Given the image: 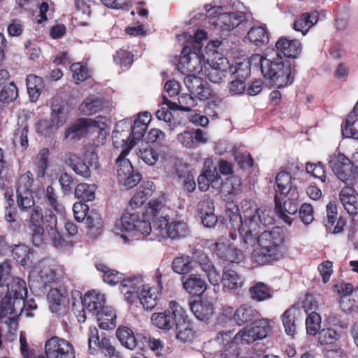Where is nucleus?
Masks as SVG:
<instances>
[{
	"label": "nucleus",
	"instance_id": "obj_1",
	"mask_svg": "<svg viewBox=\"0 0 358 358\" xmlns=\"http://www.w3.org/2000/svg\"><path fill=\"white\" fill-rule=\"evenodd\" d=\"M275 48L278 58L273 61H262L261 70L264 76L269 79L272 85L282 88L292 84L296 74L294 62L283 60L282 56L296 58L301 52V44L298 40L280 37L275 43Z\"/></svg>",
	"mask_w": 358,
	"mask_h": 358
},
{
	"label": "nucleus",
	"instance_id": "obj_2",
	"mask_svg": "<svg viewBox=\"0 0 358 358\" xmlns=\"http://www.w3.org/2000/svg\"><path fill=\"white\" fill-rule=\"evenodd\" d=\"M258 248L251 255V260L257 266L271 264L284 258L287 252L283 229L275 227L270 231L255 236Z\"/></svg>",
	"mask_w": 358,
	"mask_h": 358
},
{
	"label": "nucleus",
	"instance_id": "obj_3",
	"mask_svg": "<svg viewBox=\"0 0 358 358\" xmlns=\"http://www.w3.org/2000/svg\"><path fill=\"white\" fill-rule=\"evenodd\" d=\"M243 213L242 227L240 228V235L245 245L251 246L255 244V236L262 227L272 223V218L266 217V211H262L257 208V203L252 199H245L241 203Z\"/></svg>",
	"mask_w": 358,
	"mask_h": 358
},
{
	"label": "nucleus",
	"instance_id": "obj_4",
	"mask_svg": "<svg viewBox=\"0 0 358 358\" xmlns=\"http://www.w3.org/2000/svg\"><path fill=\"white\" fill-rule=\"evenodd\" d=\"M273 327V321L267 318L256 319L250 326L241 329L234 335L233 342L236 344H251L256 341L267 337Z\"/></svg>",
	"mask_w": 358,
	"mask_h": 358
},
{
	"label": "nucleus",
	"instance_id": "obj_5",
	"mask_svg": "<svg viewBox=\"0 0 358 358\" xmlns=\"http://www.w3.org/2000/svg\"><path fill=\"white\" fill-rule=\"evenodd\" d=\"M273 327V321L267 318L256 319L250 326L241 329L234 335L233 342L236 344H251L256 341L267 337Z\"/></svg>",
	"mask_w": 358,
	"mask_h": 358
},
{
	"label": "nucleus",
	"instance_id": "obj_6",
	"mask_svg": "<svg viewBox=\"0 0 358 358\" xmlns=\"http://www.w3.org/2000/svg\"><path fill=\"white\" fill-rule=\"evenodd\" d=\"M64 163L71 167L74 172L85 178L91 176L92 169H98L99 158L94 152H87L85 154L84 160H83L76 154L73 152H66L64 156Z\"/></svg>",
	"mask_w": 358,
	"mask_h": 358
},
{
	"label": "nucleus",
	"instance_id": "obj_7",
	"mask_svg": "<svg viewBox=\"0 0 358 358\" xmlns=\"http://www.w3.org/2000/svg\"><path fill=\"white\" fill-rule=\"evenodd\" d=\"M331 166L338 178L346 185H353L358 178V159L351 162L343 154L339 153L330 161Z\"/></svg>",
	"mask_w": 358,
	"mask_h": 358
},
{
	"label": "nucleus",
	"instance_id": "obj_8",
	"mask_svg": "<svg viewBox=\"0 0 358 358\" xmlns=\"http://www.w3.org/2000/svg\"><path fill=\"white\" fill-rule=\"evenodd\" d=\"M202 51H194L189 46H184L178 61V69L182 74L200 72L202 70Z\"/></svg>",
	"mask_w": 358,
	"mask_h": 358
},
{
	"label": "nucleus",
	"instance_id": "obj_9",
	"mask_svg": "<svg viewBox=\"0 0 358 358\" xmlns=\"http://www.w3.org/2000/svg\"><path fill=\"white\" fill-rule=\"evenodd\" d=\"M88 345L91 354H94V351L100 350L103 353L108 355L110 358H122L120 353L111 344L108 338L102 336L101 339H100L99 330L94 326H91L89 329Z\"/></svg>",
	"mask_w": 358,
	"mask_h": 358
},
{
	"label": "nucleus",
	"instance_id": "obj_10",
	"mask_svg": "<svg viewBox=\"0 0 358 358\" xmlns=\"http://www.w3.org/2000/svg\"><path fill=\"white\" fill-rule=\"evenodd\" d=\"M222 315L229 320L234 321L238 326L252 323V322L259 317L258 310L252 306L243 304L237 309L233 307L225 306L222 310Z\"/></svg>",
	"mask_w": 358,
	"mask_h": 358
},
{
	"label": "nucleus",
	"instance_id": "obj_11",
	"mask_svg": "<svg viewBox=\"0 0 358 358\" xmlns=\"http://www.w3.org/2000/svg\"><path fill=\"white\" fill-rule=\"evenodd\" d=\"M299 194L296 196H275V210L279 217L285 223L291 224L292 218L290 215H295L298 212L299 205Z\"/></svg>",
	"mask_w": 358,
	"mask_h": 358
},
{
	"label": "nucleus",
	"instance_id": "obj_12",
	"mask_svg": "<svg viewBox=\"0 0 358 358\" xmlns=\"http://www.w3.org/2000/svg\"><path fill=\"white\" fill-rule=\"evenodd\" d=\"M49 309L57 317H63L69 310V298L66 290L51 289L48 293Z\"/></svg>",
	"mask_w": 358,
	"mask_h": 358
},
{
	"label": "nucleus",
	"instance_id": "obj_13",
	"mask_svg": "<svg viewBox=\"0 0 358 358\" xmlns=\"http://www.w3.org/2000/svg\"><path fill=\"white\" fill-rule=\"evenodd\" d=\"M296 180V177L291 175V173L287 171H280L278 173L275 178V184L276 185L275 196H296V194H299V190L295 183Z\"/></svg>",
	"mask_w": 358,
	"mask_h": 358
},
{
	"label": "nucleus",
	"instance_id": "obj_14",
	"mask_svg": "<svg viewBox=\"0 0 358 358\" xmlns=\"http://www.w3.org/2000/svg\"><path fill=\"white\" fill-rule=\"evenodd\" d=\"M184 83L188 91L193 96L201 101H205L212 96L213 91L208 83L200 77L194 75H187Z\"/></svg>",
	"mask_w": 358,
	"mask_h": 358
},
{
	"label": "nucleus",
	"instance_id": "obj_15",
	"mask_svg": "<svg viewBox=\"0 0 358 358\" xmlns=\"http://www.w3.org/2000/svg\"><path fill=\"white\" fill-rule=\"evenodd\" d=\"M45 212L44 215L40 206H36L30 213V229L34 245L39 246L43 243V236L45 229Z\"/></svg>",
	"mask_w": 358,
	"mask_h": 358
},
{
	"label": "nucleus",
	"instance_id": "obj_16",
	"mask_svg": "<svg viewBox=\"0 0 358 358\" xmlns=\"http://www.w3.org/2000/svg\"><path fill=\"white\" fill-rule=\"evenodd\" d=\"M4 220L7 224V230L9 233L15 234L20 231L22 220H20L13 195L5 194Z\"/></svg>",
	"mask_w": 358,
	"mask_h": 358
},
{
	"label": "nucleus",
	"instance_id": "obj_17",
	"mask_svg": "<svg viewBox=\"0 0 358 358\" xmlns=\"http://www.w3.org/2000/svg\"><path fill=\"white\" fill-rule=\"evenodd\" d=\"M144 281L141 275H136L127 278H123L120 282V289L124 294L125 299L131 304L137 301L141 290L144 286Z\"/></svg>",
	"mask_w": 358,
	"mask_h": 358
},
{
	"label": "nucleus",
	"instance_id": "obj_18",
	"mask_svg": "<svg viewBox=\"0 0 358 358\" xmlns=\"http://www.w3.org/2000/svg\"><path fill=\"white\" fill-rule=\"evenodd\" d=\"M193 258L205 272L210 284L218 285L220 280V273L217 271L209 257L203 251L196 250L193 253Z\"/></svg>",
	"mask_w": 358,
	"mask_h": 358
},
{
	"label": "nucleus",
	"instance_id": "obj_19",
	"mask_svg": "<svg viewBox=\"0 0 358 358\" xmlns=\"http://www.w3.org/2000/svg\"><path fill=\"white\" fill-rule=\"evenodd\" d=\"M7 294L11 296L13 300L18 301L20 310L25 307V299L27 295V288L26 282L19 277L10 278L7 282Z\"/></svg>",
	"mask_w": 358,
	"mask_h": 358
},
{
	"label": "nucleus",
	"instance_id": "obj_20",
	"mask_svg": "<svg viewBox=\"0 0 358 358\" xmlns=\"http://www.w3.org/2000/svg\"><path fill=\"white\" fill-rule=\"evenodd\" d=\"M339 201L344 210L352 217L358 215V193L354 187L347 185L339 193Z\"/></svg>",
	"mask_w": 358,
	"mask_h": 358
},
{
	"label": "nucleus",
	"instance_id": "obj_21",
	"mask_svg": "<svg viewBox=\"0 0 358 358\" xmlns=\"http://www.w3.org/2000/svg\"><path fill=\"white\" fill-rule=\"evenodd\" d=\"M214 252L217 257L229 263H239L243 259V252L224 243H216Z\"/></svg>",
	"mask_w": 358,
	"mask_h": 358
},
{
	"label": "nucleus",
	"instance_id": "obj_22",
	"mask_svg": "<svg viewBox=\"0 0 358 358\" xmlns=\"http://www.w3.org/2000/svg\"><path fill=\"white\" fill-rule=\"evenodd\" d=\"M327 216L324 219L325 227L334 234L343 231L346 224L345 220L339 217L338 218L337 205L336 203L329 202L326 208Z\"/></svg>",
	"mask_w": 358,
	"mask_h": 358
},
{
	"label": "nucleus",
	"instance_id": "obj_23",
	"mask_svg": "<svg viewBox=\"0 0 358 358\" xmlns=\"http://www.w3.org/2000/svg\"><path fill=\"white\" fill-rule=\"evenodd\" d=\"M105 302V296L95 290L89 291L84 295L82 300L83 306L89 312L95 315L106 308Z\"/></svg>",
	"mask_w": 358,
	"mask_h": 358
},
{
	"label": "nucleus",
	"instance_id": "obj_24",
	"mask_svg": "<svg viewBox=\"0 0 358 358\" xmlns=\"http://www.w3.org/2000/svg\"><path fill=\"white\" fill-rule=\"evenodd\" d=\"M301 310L292 306L287 309L281 315V320L285 328V333L294 336L296 331V324L300 320Z\"/></svg>",
	"mask_w": 358,
	"mask_h": 358
},
{
	"label": "nucleus",
	"instance_id": "obj_25",
	"mask_svg": "<svg viewBox=\"0 0 358 358\" xmlns=\"http://www.w3.org/2000/svg\"><path fill=\"white\" fill-rule=\"evenodd\" d=\"M178 141L187 148H195L199 144L205 143L207 139L200 129L185 131L178 135Z\"/></svg>",
	"mask_w": 358,
	"mask_h": 358
},
{
	"label": "nucleus",
	"instance_id": "obj_26",
	"mask_svg": "<svg viewBox=\"0 0 358 358\" xmlns=\"http://www.w3.org/2000/svg\"><path fill=\"white\" fill-rule=\"evenodd\" d=\"M45 230L50 237L52 244L55 247L62 246L64 239L57 229V217L52 210H45Z\"/></svg>",
	"mask_w": 358,
	"mask_h": 358
},
{
	"label": "nucleus",
	"instance_id": "obj_27",
	"mask_svg": "<svg viewBox=\"0 0 358 358\" xmlns=\"http://www.w3.org/2000/svg\"><path fill=\"white\" fill-rule=\"evenodd\" d=\"M29 124L26 120H18L13 133V143L15 147L19 146L22 151H25L29 147Z\"/></svg>",
	"mask_w": 358,
	"mask_h": 358
},
{
	"label": "nucleus",
	"instance_id": "obj_28",
	"mask_svg": "<svg viewBox=\"0 0 358 358\" xmlns=\"http://www.w3.org/2000/svg\"><path fill=\"white\" fill-rule=\"evenodd\" d=\"M182 286L190 295L199 296L202 295L208 287L203 279L194 274L189 275L182 281Z\"/></svg>",
	"mask_w": 358,
	"mask_h": 358
},
{
	"label": "nucleus",
	"instance_id": "obj_29",
	"mask_svg": "<svg viewBox=\"0 0 358 358\" xmlns=\"http://www.w3.org/2000/svg\"><path fill=\"white\" fill-rule=\"evenodd\" d=\"M127 122L121 123L120 122L116 124V128L113 132L112 138L113 143L115 147L119 148L122 147L123 150H126L127 147L132 145V148L135 145L136 142L132 139H130L131 135L129 134V126H127V130L122 129L119 130V128Z\"/></svg>",
	"mask_w": 358,
	"mask_h": 358
},
{
	"label": "nucleus",
	"instance_id": "obj_30",
	"mask_svg": "<svg viewBox=\"0 0 358 358\" xmlns=\"http://www.w3.org/2000/svg\"><path fill=\"white\" fill-rule=\"evenodd\" d=\"M318 17L319 15L317 11L303 13L294 20V29L297 31H301L304 36L306 34L308 29L317 22Z\"/></svg>",
	"mask_w": 358,
	"mask_h": 358
},
{
	"label": "nucleus",
	"instance_id": "obj_31",
	"mask_svg": "<svg viewBox=\"0 0 358 358\" xmlns=\"http://www.w3.org/2000/svg\"><path fill=\"white\" fill-rule=\"evenodd\" d=\"M154 188L155 185L152 182H147L140 187L130 201L131 208L137 209L141 207L152 195Z\"/></svg>",
	"mask_w": 358,
	"mask_h": 358
},
{
	"label": "nucleus",
	"instance_id": "obj_32",
	"mask_svg": "<svg viewBox=\"0 0 358 358\" xmlns=\"http://www.w3.org/2000/svg\"><path fill=\"white\" fill-rule=\"evenodd\" d=\"M88 129L87 118H78L66 129L64 138L79 140L87 134Z\"/></svg>",
	"mask_w": 358,
	"mask_h": 358
},
{
	"label": "nucleus",
	"instance_id": "obj_33",
	"mask_svg": "<svg viewBox=\"0 0 358 358\" xmlns=\"http://www.w3.org/2000/svg\"><path fill=\"white\" fill-rule=\"evenodd\" d=\"M116 336L121 345L129 350H134L138 345L139 341L137 337L133 331L127 327H118L116 331Z\"/></svg>",
	"mask_w": 358,
	"mask_h": 358
},
{
	"label": "nucleus",
	"instance_id": "obj_34",
	"mask_svg": "<svg viewBox=\"0 0 358 358\" xmlns=\"http://www.w3.org/2000/svg\"><path fill=\"white\" fill-rule=\"evenodd\" d=\"M104 107L103 99L94 95H90L79 106V110L83 115H91L102 110Z\"/></svg>",
	"mask_w": 358,
	"mask_h": 358
},
{
	"label": "nucleus",
	"instance_id": "obj_35",
	"mask_svg": "<svg viewBox=\"0 0 358 358\" xmlns=\"http://www.w3.org/2000/svg\"><path fill=\"white\" fill-rule=\"evenodd\" d=\"M176 337L183 343H192L196 337V332L194 329L192 324L189 320L176 323Z\"/></svg>",
	"mask_w": 358,
	"mask_h": 358
},
{
	"label": "nucleus",
	"instance_id": "obj_36",
	"mask_svg": "<svg viewBox=\"0 0 358 358\" xmlns=\"http://www.w3.org/2000/svg\"><path fill=\"white\" fill-rule=\"evenodd\" d=\"M26 85L30 100L36 102L44 88L43 78L34 74H29L26 78Z\"/></svg>",
	"mask_w": 358,
	"mask_h": 358
},
{
	"label": "nucleus",
	"instance_id": "obj_37",
	"mask_svg": "<svg viewBox=\"0 0 358 358\" xmlns=\"http://www.w3.org/2000/svg\"><path fill=\"white\" fill-rule=\"evenodd\" d=\"M246 38L256 46L265 45L269 41L267 28L265 26L252 27L248 31Z\"/></svg>",
	"mask_w": 358,
	"mask_h": 358
},
{
	"label": "nucleus",
	"instance_id": "obj_38",
	"mask_svg": "<svg viewBox=\"0 0 358 358\" xmlns=\"http://www.w3.org/2000/svg\"><path fill=\"white\" fill-rule=\"evenodd\" d=\"M96 268L102 273L103 280L110 285H115L120 283L124 278V274L117 270L110 268L103 263H97L95 265Z\"/></svg>",
	"mask_w": 358,
	"mask_h": 358
},
{
	"label": "nucleus",
	"instance_id": "obj_39",
	"mask_svg": "<svg viewBox=\"0 0 358 358\" xmlns=\"http://www.w3.org/2000/svg\"><path fill=\"white\" fill-rule=\"evenodd\" d=\"M157 294L153 287L148 285H144L141 290L140 295L138 296V300L142 304L143 308L146 310H151L157 306Z\"/></svg>",
	"mask_w": 358,
	"mask_h": 358
},
{
	"label": "nucleus",
	"instance_id": "obj_40",
	"mask_svg": "<svg viewBox=\"0 0 358 358\" xmlns=\"http://www.w3.org/2000/svg\"><path fill=\"white\" fill-rule=\"evenodd\" d=\"M190 309L195 317L200 320H208L213 313V306L209 301H193Z\"/></svg>",
	"mask_w": 358,
	"mask_h": 358
},
{
	"label": "nucleus",
	"instance_id": "obj_41",
	"mask_svg": "<svg viewBox=\"0 0 358 358\" xmlns=\"http://www.w3.org/2000/svg\"><path fill=\"white\" fill-rule=\"evenodd\" d=\"M333 290L341 298L340 300L341 307L345 311H352L354 309V306H352L348 307L345 306L344 298L352 294L354 291H358V287L355 289L352 284L342 281L334 285Z\"/></svg>",
	"mask_w": 358,
	"mask_h": 358
},
{
	"label": "nucleus",
	"instance_id": "obj_42",
	"mask_svg": "<svg viewBox=\"0 0 358 358\" xmlns=\"http://www.w3.org/2000/svg\"><path fill=\"white\" fill-rule=\"evenodd\" d=\"M99 327L105 330L112 329L116 326V314L113 310L106 307L96 315Z\"/></svg>",
	"mask_w": 358,
	"mask_h": 358
},
{
	"label": "nucleus",
	"instance_id": "obj_43",
	"mask_svg": "<svg viewBox=\"0 0 358 358\" xmlns=\"http://www.w3.org/2000/svg\"><path fill=\"white\" fill-rule=\"evenodd\" d=\"M220 280L223 287L229 289H236L242 287L243 285L242 276L231 269L224 271Z\"/></svg>",
	"mask_w": 358,
	"mask_h": 358
},
{
	"label": "nucleus",
	"instance_id": "obj_44",
	"mask_svg": "<svg viewBox=\"0 0 358 358\" xmlns=\"http://www.w3.org/2000/svg\"><path fill=\"white\" fill-rule=\"evenodd\" d=\"M201 173L211 182L213 189H220L222 180L220 173L217 171V167L213 166L212 160L207 159L204 162Z\"/></svg>",
	"mask_w": 358,
	"mask_h": 358
},
{
	"label": "nucleus",
	"instance_id": "obj_45",
	"mask_svg": "<svg viewBox=\"0 0 358 358\" xmlns=\"http://www.w3.org/2000/svg\"><path fill=\"white\" fill-rule=\"evenodd\" d=\"M132 145H130L127 147L126 150H122L119 157L116 159V164L117 165V173L118 179L124 177V176H127V174H130V172L133 173L134 171L130 161L126 159L127 155L129 154Z\"/></svg>",
	"mask_w": 358,
	"mask_h": 358
},
{
	"label": "nucleus",
	"instance_id": "obj_46",
	"mask_svg": "<svg viewBox=\"0 0 358 358\" xmlns=\"http://www.w3.org/2000/svg\"><path fill=\"white\" fill-rule=\"evenodd\" d=\"M152 323L156 327L163 330H170L175 323L170 310H165L163 313H155L151 317Z\"/></svg>",
	"mask_w": 358,
	"mask_h": 358
},
{
	"label": "nucleus",
	"instance_id": "obj_47",
	"mask_svg": "<svg viewBox=\"0 0 358 358\" xmlns=\"http://www.w3.org/2000/svg\"><path fill=\"white\" fill-rule=\"evenodd\" d=\"M50 150L47 148L41 149L34 163V172L37 178L45 176L49 163Z\"/></svg>",
	"mask_w": 358,
	"mask_h": 358
},
{
	"label": "nucleus",
	"instance_id": "obj_48",
	"mask_svg": "<svg viewBox=\"0 0 358 358\" xmlns=\"http://www.w3.org/2000/svg\"><path fill=\"white\" fill-rule=\"evenodd\" d=\"M171 268L178 274L186 275L193 270L192 259L187 255L176 257L172 261Z\"/></svg>",
	"mask_w": 358,
	"mask_h": 358
},
{
	"label": "nucleus",
	"instance_id": "obj_49",
	"mask_svg": "<svg viewBox=\"0 0 358 358\" xmlns=\"http://www.w3.org/2000/svg\"><path fill=\"white\" fill-rule=\"evenodd\" d=\"M249 293L252 300L262 301L271 297V289L265 283L257 282L250 287Z\"/></svg>",
	"mask_w": 358,
	"mask_h": 358
},
{
	"label": "nucleus",
	"instance_id": "obj_50",
	"mask_svg": "<svg viewBox=\"0 0 358 358\" xmlns=\"http://www.w3.org/2000/svg\"><path fill=\"white\" fill-rule=\"evenodd\" d=\"M18 96V89L13 81L0 86V106L9 104Z\"/></svg>",
	"mask_w": 358,
	"mask_h": 358
},
{
	"label": "nucleus",
	"instance_id": "obj_51",
	"mask_svg": "<svg viewBox=\"0 0 358 358\" xmlns=\"http://www.w3.org/2000/svg\"><path fill=\"white\" fill-rule=\"evenodd\" d=\"M225 215L229 218L231 227L237 229L240 234V228L242 227L243 217L239 213V208L237 205L233 202L226 204Z\"/></svg>",
	"mask_w": 358,
	"mask_h": 358
},
{
	"label": "nucleus",
	"instance_id": "obj_52",
	"mask_svg": "<svg viewBox=\"0 0 358 358\" xmlns=\"http://www.w3.org/2000/svg\"><path fill=\"white\" fill-rule=\"evenodd\" d=\"M31 255L30 248L24 244L16 245L12 250L13 259L23 266L31 263Z\"/></svg>",
	"mask_w": 358,
	"mask_h": 358
},
{
	"label": "nucleus",
	"instance_id": "obj_53",
	"mask_svg": "<svg viewBox=\"0 0 358 358\" xmlns=\"http://www.w3.org/2000/svg\"><path fill=\"white\" fill-rule=\"evenodd\" d=\"M68 112L64 106L60 105H52L50 114V122L52 126L59 128L62 127L67 121Z\"/></svg>",
	"mask_w": 358,
	"mask_h": 358
},
{
	"label": "nucleus",
	"instance_id": "obj_54",
	"mask_svg": "<svg viewBox=\"0 0 358 358\" xmlns=\"http://www.w3.org/2000/svg\"><path fill=\"white\" fill-rule=\"evenodd\" d=\"M17 304H19L17 301L13 300L11 296L6 294L0 301V318L16 315L17 313L16 306ZM17 309H19L18 307Z\"/></svg>",
	"mask_w": 358,
	"mask_h": 358
},
{
	"label": "nucleus",
	"instance_id": "obj_55",
	"mask_svg": "<svg viewBox=\"0 0 358 358\" xmlns=\"http://www.w3.org/2000/svg\"><path fill=\"white\" fill-rule=\"evenodd\" d=\"M189 233V228L186 223L181 221H173L170 222L166 234L168 237L172 239H177L185 237Z\"/></svg>",
	"mask_w": 358,
	"mask_h": 358
},
{
	"label": "nucleus",
	"instance_id": "obj_56",
	"mask_svg": "<svg viewBox=\"0 0 358 358\" xmlns=\"http://www.w3.org/2000/svg\"><path fill=\"white\" fill-rule=\"evenodd\" d=\"M85 220L90 234L95 236L101 234L103 228V221L101 215L97 212L92 210Z\"/></svg>",
	"mask_w": 358,
	"mask_h": 358
},
{
	"label": "nucleus",
	"instance_id": "obj_57",
	"mask_svg": "<svg viewBox=\"0 0 358 358\" xmlns=\"http://www.w3.org/2000/svg\"><path fill=\"white\" fill-rule=\"evenodd\" d=\"M95 190L96 186L94 185L80 183L76 187L75 196L81 201H91L95 198Z\"/></svg>",
	"mask_w": 358,
	"mask_h": 358
},
{
	"label": "nucleus",
	"instance_id": "obj_58",
	"mask_svg": "<svg viewBox=\"0 0 358 358\" xmlns=\"http://www.w3.org/2000/svg\"><path fill=\"white\" fill-rule=\"evenodd\" d=\"M43 199L44 201L57 213H64L65 208L64 206L59 202L55 189L52 185H48L46 187Z\"/></svg>",
	"mask_w": 358,
	"mask_h": 358
},
{
	"label": "nucleus",
	"instance_id": "obj_59",
	"mask_svg": "<svg viewBox=\"0 0 358 358\" xmlns=\"http://www.w3.org/2000/svg\"><path fill=\"white\" fill-rule=\"evenodd\" d=\"M241 181L238 177L227 178L225 182L222 181L220 192L227 195H237L241 192Z\"/></svg>",
	"mask_w": 358,
	"mask_h": 358
},
{
	"label": "nucleus",
	"instance_id": "obj_60",
	"mask_svg": "<svg viewBox=\"0 0 358 358\" xmlns=\"http://www.w3.org/2000/svg\"><path fill=\"white\" fill-rule=\"evenodd\" d=\"M70 70L73 73V78L76 83L84 82L90 78L91 73L88 67L81 62H76L71 65Z\"/></svg>",
	"mask_w": 358,
	"mask_h": 358
},
{
	"label": "nucleus",
	"instance_id": "obj_61",
	"mask_svg": "<svg viewBox=\"0 0 358 358\" xmlns=\"http://www.w3.org/2000/svg\"><path fill=\"white\" fill-rule=\"evenodd\" d=\"M17 204L22 211L35 207L32 191H16Z\"/></svg>",
	"mask_w": 358,
	"mask_h": 358
},
{
	"label": "nucleus",
	"instance_id": "obj_62",
	"mask_svg": "<svg viewBox=\"0 0 358 358\" xmlns=\"http://www.w3.org/2000/svg\"><path fill=\"white\" fill-rule=\"evenodd\" d=\"M321 317L315 312L308 313L306 319V328L307 334L315 336L320 330Z\"/></svg>",
	"mask_w": 358,
	"mask_h": 358
},
{
	"label": "nucleus",
	"instance_id": "obj_63",
	"mask_svg": "<svg viewBox=\"0 0 358 358\" xmlns=\"http://www.w3.org/2000/svg\"><path fill=\"white\" fill-rule=\"evenodd\" d=\"M306 171L312 177L317 178L322 182H325L327 179L324 165L322 162L311 163L307 162L306 165Z\"/></svg>",
	"mask_w": 358,
	"mask_h": 358
},
{
	"label": "nucleus",
	"instance_id": "obj_64",
	"mask_svg": "<svg viewBox=\"0 0 358 358\" xmlns=\"http://www.w3.org/2000/svg\"><path fill=\"white\" fill-rule=\"evenodd\" d=\"M113 61L120 66L129 67L134 62V55L127 50L120 48L113 55Z\"/></svg>",
	"mask_w": 358,
	"mask_h": 358
}]
</instances>
